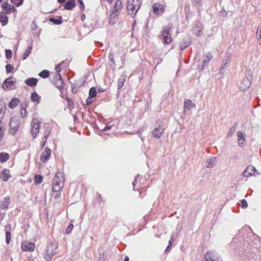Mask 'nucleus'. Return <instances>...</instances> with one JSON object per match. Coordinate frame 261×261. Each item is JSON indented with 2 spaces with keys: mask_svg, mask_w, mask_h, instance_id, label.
<instances>
[{
  "mask_svg": "<svg viewBox=\"0 0 261 261\" xmlns=\"http://www.w3.org/2000/svg\"><path fill=\"white\" fill-rule=\"evenodd\" d=\"M64 178L62 172H58L53 180L52 190L54 192H60L64 187Z\"/></svg>",
  "mask_w": 261,
  "mask_h": 261,
  "instance_id": "nucleus-1",
  "label": "nucleus"
},
{
  "mask_svg": "<svg viewBox=\"0 0 261 261\" xmlns=\"http://www.w3.org/2000/svg\"><path fill=\"white\" fill-rule=\"evenodd\" d=\"M142 4L141 0H127V10L128 14L134 18Z\"/></svg>",
  "mask_w": 261,
  "mask_h": 261,
  "instance_id": "nucleus-2",
  "label": "nucleus"
},
{
  "mask_svg": "<svg viewBox=\"0 0 261 261\" xmlns=\"http://www.w3.org/2000/svg\"><path fill=\"white\" fill-rule=\"evenodd\" d=\"M57 245L53 242H50L47 246L45 258L49 261L51 257L57 253Z\"/></svg>",
  "mask_w": 261,
  "mask_h": 261,
  "instance_id": "nucleus-3",
  "label": "nucleus"
},
{
  "mask_svg": "<svg viewBox=\"0 0 261 261\" xmlns=\"http://www.w3.org/2000/svg\"><path fill=\"white\" fill-rule=\"evenodd\" d=\"M171 28L172 27L170 25L164 26L162 28L163 30L161 32V35L163 38V42L166 44H169L172 41L171 35L169 33Z\"/></svg>",
  "mask_w": 261,
  "mask_h": 261,
  "instance_id": "nucleus-4",
  "label": "nucleus"
},
{
  "mask_svg": "<svg viewBox=\"0 0 261 261\" xmlns=\"http://www.w3.org/2000/svg\"><path fill=\"white\" fill-rule=\"evenodd\" d=\"M213 56L210 53L205 54L202 58L201 64L198 65V69L200 70H203L208 66L209 62L213 59Z\"/></svg>",
  "mask_w": 261,
  "mask_h": 261,
  "instance_id": "nucleus-5",
  "label": "nucleus"
},
{
  "mask_svg": "<svg viewBox=\"0 0 261 261\" xmlns=\"http://www.w3.org/2000/svg\"><path fill=\"white\" fill-rule=\"evenodd\" d=\"M40 122L37 119L33 118L31 123V133L33 135V138H36L37 136V134L39 133V128L40 127Z\"/></svg>",
  "mask_w": 261,
  "mask_h": 261,
  "instance_id": "nucleus-6",
  "label": "nucleus"
},
{
  "mask_svg": "<svg viewBox=\"0 0 261 261\" xmlns=\"http://www.w3.org/2000/svg\"><path fill=\"white\" fill-rule=\"evenodd\" d=\"M35 247V245L33 243L24 241L21 243V249L24 251H33Z\"/></svg>",
  "mask_w": 261,
  "mask_h": 261,
  "instance_id": "nucleus-7",
  "label": "nucleus"
},
{
  "mask_svg": "<svg viewBox=\"0 0 261 261\" xmlns=\"http://www.w3.org/2000/svg\"><path fill=\"white\" fill-rule=\"evenodd\" d=\"M251 84L250 79L248 77H245L242 81L240 89L242 91H246L250 87Z\"/></svg>",
  "mask_w": 261,
  "mask_h": 261,
  "instance_id": "nucleus-8",
  "label": "nucleus"
},
{
  "mask_svg": "<svg viewBox=\"0 0 261 261\" xmlns=\"http://www.w3.org/2000/svg\"><path fill=\"white\" fill-rule=\"evenodd\" d=\"M164 130V128L161 125L155 128L152 131V136L156 139H159L161 136Z\"/></svg>",
  "mask_w": 261,
  "mask_h": 261,
  "instance_id": "nucleus-9",
  "label": "nucleus"
},
{
  "mask_svg": "<svg viewBox=\"0 0 261 261\" xmlns=\"http://www.w3.org/2000/svg\"><path fill=\"white\" fill-rule=\"evenodd\" d=\"M2 8L5 11V12L7 14H9L11 12H14L16 11L15 7L9 4L8 2H4L2 5Z\"/></svg>",
  "mask_w": 261,
  "mask_h": 261,
  "instance_id": "nucleus-10",
  "label": "nucleus"
},
{
  "mask_svg": "<svg viewBox=\"0 0 261 261\" xmlns=\"http://www.w3.org/2000/svg\"><path fill=\"white\" fill-rule=\"evenodd\" d=\"M50 155V149L48 147H45L44 151L42 152L40 158V161L43 163H45Z\"/></svg>",
  "mask_w": 261,
  "mask_h": 261,
  "instance_id": "nucleus-11",
  "label": "nucleus"
},
{
  "mask_svg": "<svg viewBox=\"0 0 261 261\" xmlns=\"http://www.w3.org/2000/svg\"><path fill=\"white\" fill-rule=\"evenodd\" d=\"M204 261H219L216 254L213 252H207L204 255Z\"/></svg>",
  "mask_w": 261,
  "mask_h": 261,
  "instance_id": "nucleus-12",
  "label": "nucleus"
},
{
  "mask_svg": "<svg viewBox=\"0 0 261 261\" xmlns=\"http://www.w3.org/2000/svg\"><path fill=\"white\" fill-rule=\"evenodd\" d=\"M13 78V76H11L7 78L3 84V88L4 90L11 88L12 86L14 84L15 81L12 79Z\"/></svg>",
  "mask_w": 261,
  "mask_h": 261,
  "instance_id": "nucleus-13",
  "label": "nucleus"
},
{
  "mask_svg": "<svg viewBox=\"0 0 261 261\" xmlns=\"http://www.w3.org/2000/svg\"><path fill=\"white\" fill-rule=\"evenodd\" d=\"M255 172H257V173H258V172H257V171L256 170L255 167L252 166H249L243 172V175L246 177H249L251 175H254Z\"/></svg>",
  "mask_w": 261,
  "mask_h": 261,
  "instance_id": "nucleus-14",
  "label": "nucleus"
},
{
  "mask_svg": "<svg viewBox=\"0 0 261 261\" xmlns=\"http://www.w3.org/2000/svg\"><path fill=\"white\" fill-rule=\"evenodd\" d=\"M237 136L239 146L240 147L244 146L246 140L245 138V134L242 132H238Z\"/></svg>",
  "mask_w": 261,
  "mask_h": 261,
  "instance_id": "nucleus-15",
  "label": "nucleus"
},
{
  "mask_svg": "<svg viewBox=\"0 0 261 261\" xmlns=\"http://www.w3.org/2000/svg\"><path fill=\"white\" fill-rule=\"evenodd\" d=\"M56 78L57 79L56 81L55 82V85L57 88L59 89H62L63 87L64 82L62 79V76L61 74L57 73Z\"/></svg>",
  "mask_w": 261,
  "mask_h": 261,
  "instance_id": "nucleus-16",
  "label": "nucleus"
},
{
  "mask_svg": "<svg viewBox=\"0 0 261 261\" xmlns=\"http://www.w3.org/2000/svg\"><path fill=\"white\" fill-rule=\"evenodd\" d=\"M11 228V225L8 224L6 226L5 230H6V243L7 244H9L11 238V233L10 232V229Z\"/></svg>",
  "mask_w": 261,
  "mask_h": 261,
  "instance_id": "nucleus-17",
  "label": "nucleus"
},
{
  "mask_svg": "<svg viewBox=\"0 0 261 261\" xmlns=\"http://www.w3.org/2000/svg\"><path fill=\"white\" fill-rule=\"evenodd\" d=\"M24 83L28 86L33 87L37 85L38 80L34 77H30L25 80Z\"/></svg>",
  "mask_w": 261,
  "mask_h": 261,
  "instance_id": "nucleus-18",
  "label": "nucleus"
},
{
  "mask_svg": "<svg viewBox=\"0 0 261 261\" xmlns=\"http://www.w3.org/2000/svg\"><path fill=\"white\" fill-rule=\"evenodd\" d=\"M11 175L10 174V170L7 169H4L2 173L1 178L5 181H7L10 177Z\"/></svg>",
  "mask_w": 261,
  "mask_h": 261,
  "instance_id": "nucleus-19",
  "label": "nucleus"
},
{
  "mask_svg": "<svg viewBox=\"0 0 261 261\" xmlns=\"http://www.w3.org/2000/svg\"><path fill=\"white\" fill-rule=\"evenodd\" d=\"M76 5L75 0H68L64 5V8L66 10H71Z\"/></svg>",
  "mask_w": 261,
  "mask_h": 261,
  "instance_id": "nucleus-20",
  "label": "nucleus"
},
{
  "mask_svg": "<svg viewBox=\"0 0 261 261\" xmlns=\"http://www.w3.org/2000/svg\"><path fill=\"white\" fill-rule=\"evenodd\" d=\"M216 158L214 156H212L208 159L206 162V167L207 168H212L216 163Z\"/></svg>",
  "mask_w": 261,
  "mask_h": 261,
  "instance_id": "nucleus-21",
  "label": "nucleus"
},
{
  "mask_svg": "<svg viewBox=\"0 0 261 261\" xmlns=\"http://www.w3.org/2000/svg\"><path fill=\"white\" fill-rule=\"evenodd\" d=\"M164 9V7L163 5L160 4H155L153 6V10L154 13H159L160 11L163 12Z\"/></svg>",
  "mask_w": 261,
  "mask_h": 261,
  "instance_id": "nucleus-22",
  "label": "nucleus"
},
{
  "mask_svg": "<svg viewBox=\"0 0 261 261\" xmlns=\"http://www.w3.org/2000/svg\"><path fill=\"white\" fill-rule=\"evenodd\" d=\"M194 33L197 35L200 36L201 33L202 32V27L200 23H198L194 28L193 29Z\"/></svg>",
  "mask_w": 261,
  "mask_h": 261,
  "instance_id": "nucleus-23",
  "label": "nucleus"
},
{
  "mask_svg": "<svg viewBox=\"0 0 261 261\" xmlns=\"http://www.w3.org/2000/svg\"><path fill=\"white\" fill-rule=\"evenodd\" d=\"M184 107H185V109H187L188 110H190L191 108L195 107V104L194 103H193L191 100L187 99L185 101Z\"/></svg>",
  "mask_w": 261,
  "mask_h": 261,
  "instance_id": "nucleus-24",
  "label": "nucleus"
},
{
  "mask_svg": "<svg viewBox=\"0 0 261 261\" xmlns=\"http://www.w3.org/2000/svg\"><path fill=\"white\" fill-rule=\"evenodd\" d=\"M31 98L33 102H36L37 103H39L41 97L36 92H34L31 94Z\"/></svg>",
  "mask_w": 261,
  "mask_h": 261,
  "instance_id": "nucleus-25",
  "label": "nucleus"
},
{
  "mask_svg": "<svg viewBox=\"0 0 261 261\" xmlns=\"http://www.w3.org/2000/svg\"><path fill=\"white\" fill-rule=\"evenodd\" d=\"M19 102V100L17 98H13L9 103L8 106L10 109L15 108Z\"/></svg>",
  "mask_w": 261,
  "mask_h": 261,
  "instance_id": "nucleus-26",
  "label": "nucleus"
},
{
  "mask_svg": "<svg viewBox=\"0 0 261 261\" xmlns=\"http://www.w3.org/2000/svg\"><path fill=\"white\" fill-rule=\"evenodd\" d=\"M117 14L115 11H112L110 14L109 22L111 24H114L116 22Z\"/></svg>",
  "mask_w": 261,
  "mask_h": 261,
  "instance_id": "nucleus-27",
  "label": "nucleus"
},
{
  "mask_svg": "<svg viewBox=\"0 0 261 261\" xmlns=\"http://www.w3.org/2000/svg\"><path fill=\"white\" fill-rule=\"evenodd\" d=\"M9 154L6 152H1L0 153V162L4 163L6 162L9 158Z\"/></svg>",
  "mask_w": 261,
  "mask_h": 261,
  "instance_id": "nucleus-28",
  "label": "nucleus"
},
{
  "mask_svg": "<svg viewBox=\"0 0 261 261\" xmlns=\"http://www.w3.org/2000/svg\"><path fill=\"white\" fill-rule=\"evenodd\" d=\"M125 79L126 75H122L121 76H120L118 81V89H120L122 87V86H123V84L125 81Z\"/></svg>",
  "mask_w": 261,
  "mask_h": 261,
  "instance_id": "nucleus-29",
  "label": "nucleus"
},
{
  "mask_svg": "<svg viewBox=\"0 0 261 261\" xmlns=\"http://www.w3.org/2000/svg\"><path fill=\"white\" fill-rule=\"evenodd\" d=\"M122 8V2L121 0H117L116 2L114 9L115 11H120Z\"/></svg>",
  "mask_w": 261,
  "mask_h": 261,
  "instance_id": "nucleus-30",
  "label": "nucleus"
},
{
  "mask_svg": "<svg viewBox=\"0 0 261 261\" xmlns=\"http://www.w3.org/2000/svg\"><path fill=\"white\" fill-rule=\"evenodd\" d=\"M59 18L60 19H56L51 17L49 19V20L56 24H60L62 22V21L61 20L62 17L60 16Z\"/></svg>",
  "mask_w": 261,
  "mask_h": 261,
  "instance_id": "nucleus-31",
  "label": "nucleus"
},
{
  "mask_svg": "<svg viewBox=\"0 0 261 261\" xmlns=\"http://www.w3.org/2000/svg\"><path fill=\"white\" fill-rule=\"evenodd\" d=\"M8 18L6 15H4L3 13L0 14V21L3 23V25L7 23Z\"/></svg>",
  "mask_w": 261,
  "mask_h": 261,
  "instance_id": "nucleus-32",
  "label": "nucleus"
},
{
  "mask_svg": "<svg viewBox=\"0 0 261 261\" xmlns=\"http://www.w3.org/2000/svg\"><path fill=\"white\" fill-rule=\"evenodd\" d=\"M39 75L42 78H46L49 75V72L47 70H43L40 72Z\"/></svg>",
  "mask_w": 261,
  "mask_h": 261,
  "instance_id": "nucleus-33",
  "label": "nucleus"
},
{
  "mask_svg": "<svg viewBox=\"0 0 261 261\" xmlns=\"http://www.w3.org/2000/svg\"><path fill=\"white\" fill-rule=\"evenodd\" d=\"M32 48V47L31 45L27 48V49L25 50V51L24 53L23 56V60L26 59L27 58V57L29 56V55L30 54V53L31 52Z\"/></svg>",
  "mask_w": 261,
  "mask_h": 261,
  "instance_id": "nucleus-34",
  "label": "nucleus"
},
{
  "mask_svg": "<svg viewBox=\"0 0 261 261\" xmlns=\"http://www.w3.org/2000/svg\"><path fill=\"white\" fill-rule=\"evenodd\" d=\"M236 129H237V124H235L230 128V129L227 134L228 136V137L232 136L235 133Z\"/></svg>",
  "mask_w": 261,
  "mask_h": 261,
  "instance_id": "nucleus-35",
  "label": "nucleus"
},
{
  "mask_svg": "<svg viewBox=\"0 0 261 261\" xmlns=\"http://www.w3.org/2000/svg\"><path fill=\"white\" fill-rule=\"evenodd\" d=\"M89 94L90 98L94 97L96 95V89L94 87L91 88L89 90Z\"/></svg>",
  "mask_w": 261,
  "mask_h": 261,
  "instance_id": "nucleus-36",
  "label": "nucleus"
},
{
  "mask_svg": "<svg viewBox=\"0 0 261 261\" xmlns=\"http://www.w3.org/2000/svg\"><path fill=\"white\" fill-rule=\"evenodd\" d=\"M173 238H174V234H172L171 238H170V240L169 241L168 245L166 249V250H165L166 251H167L169 249L170 246H172V245L173 244V243L174 242Z\"/></svg>",
  "mask_w": 261,
  "mask_h": 261,
  "instance_id": "nucleus-37",
  "label": "nucleus"
},
{
  "mask_svg": "<svg viewBox=\"0 0 261 261\" xmlns=\"http://www.w3.org/2000/svg\"><path fill=\"white\" fill-rule=\"evenodd\" d=\"M230 62V59L229 58H227L226 59H224L223 61L222 67L220 68V70L224 69L226 65L228 64Z\"/></svg>",
  "mask_w": 261,
  "mask_h": 261,
  "instance_id": "nucleus-38",
  "label": "nucleus"
},
{
  "mask_svg": "<svg viewBox=\"0 0 261 261\" xmlns=\"http://www.w3.org/2000/svg\"><path fill=\"white\" fill-rule=\"evenodd\" d=\"M11 2L14 3L17 7L20 6L23 3V0H10Z\"/></svg>",
  "mask_w": 261,
  "mask_h": 261,
  "instance_id": "nucleus-39",
  "label": "nucleus"
},
{
  "mask_svg": "<svg viewBox=\"0 0 261 261\" xmlns=\"http://www.w3.org/2000/svg\"><path fill=\"white\" fill-rule=\"evenodd\" d=\"M5 53L6 57L7 59H10L11 58L12 53L10 49H6Z\"/></svg>",
  "mask_w": 261,
  "mask_h": 261,
  "instance_id": "nucleus-40",
  "label": "nucleus"
},
{
  "mask_svg": "<svg viewBox=\"0 0 261 261\" xmlns=\"http://www.w3.org/2000/svg\"><path fill=\"white\" fill-rule=\"evenodd\" d=\"M190 45V43L189 42H184L181 43L180 46V49L181 50H184L186 49L189 45Z\"/></svg>",
  "mask_w": 261,
  "mask_h": 261,
  "instance_id": "nucleus-41",
  "label": "nucleus"
},
{
  "mask_svg": "<svg viewBox=\"0 0 261 261\" xmlns=\"http://www.w3.org/2000/svg\"><path fill=\"white\" fill-rule=\"evenodd\" d=\"M6 69L7 72H12L14 69V67L12 65L8 64L6 66Z\"/></svg>",
  "mask_w": 261,
  "mask_h": 261,
  "instance_id": "nucleus-42",
  "label": "nucleus"
},
{
  "mask_svg": "<svg viewBox=\"0 0 261 261\" xmlns=\"http://www.w3.org/2000/svg\"><path fill=\"white\" fill-rule=\"evenodd\" d=\"M64 63V61H62L61 62L60 64L57 65L56 66V67H55V70L56 71H57V72L58 73H59V72H60V71H61V65Z\"/></svg>",
  "mask_w": 261,
  "mask_h": 261,
  "instance_id": "nucleus-43",
  "label": "nucleus"
},
{
  "mask_svg": "<svg viewBox=\"0 0 261 261\" xmlns=\"http://www.w3.org/2000/svg\"><path fill=\"white\" fill-rule=\"evenodd\" d=\"M35 180H36V182L38 184L41 183L42 180V176L39 175H36L35 176Z\"/></svg>",
  "mask_w": 261,
  "mask_h": 261,
  "instance_id": "nucleus-44",
  "label": "nucleus"
},
{
  "mask_svg": "<svg viewBox=\"0 0 261 261\" xmlns=\"http://www.w3.org/2000/svg\"><path fill=\"white\" fill-rule=\"evenodd\" d=\"M73 228V225L72 224H70L68 226V227L67 228V229L66 230V231H65L66 233H67V234L69 233L72 230Z\"/></svg>",
  "mask_w": 261,
  "mask_h": 261,
  "instance_id": "nucleus-45",
  "label": "nucleus"
},
{
  "mask_svg": "<svg viewBox=\"0 0 261 261\" xmlns=\"http://www.w3.org/2000/svg\"><path fill=\"white\" fill-rule=\"evenodd\" d=\"M241 205L242 207L243 208H246L248 206L247 202L245 199H243L241 200Z\"/></svg>",
  "mask_w": 261,
  "mask_h": 261,
  "instance_id": "nucleus-46",
  "label": "nucleus"
},
{
  "mask_svg": "<svg viewBox=\"0 0 261 261\" xmlns=\"http://www.w3.org/2000/svg\"><path fill=\"white\" fill-rule=\"evenodd\" d=\"M109 59L110 60V62H111V64H114L115 63V61H114V57H113V55L111 54H110L109 56Z\"/></svg>",
  "mask_w": 261,
  "mask_h": 261,
  "instance_id": "nucleus-47",
  "label": "nucleus"
},
{
  "mask_svg": "<svg viewBox=\"0 0 261 261\" xmlns=\"http://www.w3.org/2000/svg\"><path fill=\"white\" fill-rule=\"evenodd\" d=\"M78 2L80 3L81 5V9L82 10H84V4L82 0H78Z\"/></svg>",
  "mask_w": 261,
  "mask_h": 261,
  "instance_id": "nucleus-48",
  "label": "nucleus"
},
{
  "mask_svg": "<svg viewBox=\"0 0 261 261\" xmlns=\"http://www.w3.org/2000/svg\"><path fill=\"white\" fill-rule=\"evenodd\" d=\"M20 114L22 117H24L26 114V111L25 110L22 109L20 112Z\"/></svg>",
  "mask_w": 261,
  "mask_h": 261,
  "instance_id": "nucleus-49",
  "label": "nucleus"
},
{
  "mask_svg": "<svg viewBox=\"0 0 261 261\" xmlns=\"http://www.w3.org/2000/svg\"><path fill=\"white\" fill-rule=\"evenodd\" d=\"M138 176H139V174H138V175L135 177V179L134 180V181H133V183H132V184H133V185L134 187H135V186L136 184L137 183V178H138Z\"/></svg>",
  "mask_w": 261,
  "mask_h": 261,
  "instance_id": "nucleus-50",
  "label": "nucleus"
},
{
  "mask_svg": "<svg viewBox=\"0 0 261 261\" xmlns=\"http://www.w3.org/2000/svg\"><path fill=\"white\" fill-rule=\"evenodd\" d=\"M50 133V132L49 130H46L44 132V135L48 137V136L49 135Z\"/></svg>",
  "mask_w": 261,
  "mask_h": 261,
  "instance_id": "nucleus-51",
  "label": "nucleus"
},
{
  "mask_svg": "<svg viewBox=\"0 0 261 261\" xmlns=\"http://www.w3.org/2000/svg\"><path fill=\"white\" fill-rule=\"evenodd\" d=\"M50 133V132L49 130H46L44 132V135L48 137V136L49 135Z\"/></svg>",
  "mask_w": 261,
  "mask_h": 261,
  "instance_id": "nucleus-52",
  "label": "nucleus"
},
{
  "mask_svg": "<svg viewBox=\"0 0 261 261\" xmlns=\"http://www.w3.org/2000/svg\"><path fill=\"white\" fill-rule=\"evenodd\" d=\"M90 100H91V98L88 97V98L86 100L87 105H90L92 103V101H91Z\"/></svg>",
  "mask_w": 261,
  "mask_h": 261,
  "instance_id": "nucleus-53",
  "label": "nucleus"
},
{
  "mask_svg": "<svg viewBox=\"0 0 261 261\" xmlns=\"http://www.w3.org/2000/svg\"><path fill=\"white\" fill-rule=\"evenodd\" d=\"M221 13H222V15L223 16H225L227 14V12L226 11H225V10H224L223 12H222Z\"/></svg>",
  "mask_w": 261,
  "mask_h": 261,
  "instance_id": "nucleus-54",
  "label": "nucleus"
},
{
  "mask_svg": "<svg viewBox=\"0 0 261 261\" xmlns=\"http://www.w3.org/2000/svg\"><path fill=\"white\" fill-rule=\"evenodd\" d=\"M46 143L45 141H43V142L41 144V148H42L44 147Z\"/></svg>",
  "mask_w": 261,
  "mask_h": 261,
  "instance_id": "nucleus-55",
  "label": "nucleus"
},
{
  "mask_svg": "<svg viewBox=\"0 0 261 261\" xmlns=\"http://www.w3.org/2000/svg\"><path fill=\"white\" fill-rule=\"evenodd\" d=\"M111 128V126H107L106 127H105V128L103 129L104 130L106 131L108 129H110V128Z\"/></svg>",
  "mask_w": 261,
  "mask_h": 261,
  "instance_id": "nucleus-56",
  "label": "nucleus"
},
{
  "mask_svg": "<svg viewBox=\"0 0 261 261\" xmlns=\"http://www.w3.org/2000/svg\"><path fill=\"white\" fill-rule=\"evenodd\" d=\"M47 138H48V136H45L44 135V137H43V141H45V142H46Z\"/></svg>",
  "mask_w": 261,
  "mask_h": 261,
  "instance_id": "nucleus-57",
  "label": "nucleus"
},
{
  "mask_svg": "<svg viewBox=\"0 0 261 261\" xmlns=\"http://www.w3.org/2000/svg\"><path fill=\"white\" fill-rule=\"evenodd\" d=\"M57 1H58L59 3L62 4L64 2H65L66 0H57Z\"/></svg>",
  "mask_w": 261,
  "mask_h": 261,
  "instance_id": "nucleus-58",
  "label": "nucleus"
},
{
  "mask_svg": "<svg viewBox=\"0 0 261 261\" xmlns=\"http://www.w3.org/2000/svg\"><path fill=\"white\" fill-rule=\"evenodd\" d=\"M85 18V15L84 14H83L81 15V19L83 21L84 18Z\"/></svg>",
  "mask_w": 261,
  "mask_h": 261,
  "instance_id": "nucleus-59",
  "label": "nucleus"
},
{
  "mask_svg": "<svg viewBox=\"0 0 261 261\" xmlns=\"http://www.w3.org/2000/svg\"><path fill=\"white\" fill-rule=\"evenodd\" d=\"M129 260V258L127 256H126L124 258V261H128Z\"/></svg>",
  "mask_w": 261,
  "mask_h": 261,
  "instance_id": "nucleus-60",
  "label": "nucleus"
},
{
  "mask_svg": "<svg viewBox=\"0 0 261 261\" xmlns=\"http://www.w3.org/2000/svg\"><path fill=\"white\" fill-rule=\"evenodd\" d=\"M5 200H6V202L8 203L9 201L10 198L8 197H6V198H5Z\"/></svg>",
  "mask_w": 261,
  "mask_h": 261,
  "instance_id": "nucleus-61",
  "label": "nucleus"
},
{
  "mask_svg": "<svg viewBox=\"0 0 261 261\" xmlns=\"http://www.w3.org/2000/svg\"><path fill=\"white\" fill-rule=\"evenodd\" d=\"M137 134H138V136H139L140 137H141V132H138L137 133Z\"/></svg>",
  "mask_w": 261,
  "mask_h": 261,
  "instance_id": "nucleus-62",
  "label": "nucleus"
},
{
  "mask_svg": "<svg viewBox=\"0 0 261 261\" xmlns=\"http://www.w3.org/2000/svg\"><path fill=\"white\" fill-rule=\"evenodd\" d=\"M67 100H68V105H70L71 103H72V101H71V100H69L68 98H67Z\"/></svg>",
  "mask_w": 261,
  "mask_h": 261,
  "instance_id": "nucleus-63",
  "label": "nucleus"
},
{
  "mask_svg": "<svg viewBox=\"0 0 261 261\" xmlns=\"http://www.w3.org/2000/svg\"><path fill=\"white\" fill-rule=\"evenodd\" d=\"M0 133H3L2 130V127L0 125Z\"/></svg>",
  "mask_w": 261,
  "mask_h": 261,
  "instance_id": "nucleus-64",
  "label": "nucleus"
}]
</instances>
